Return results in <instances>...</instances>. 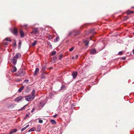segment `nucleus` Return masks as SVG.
<instances>
[{
	"instance_id": "nucleus-27",
	"label": "nucleus",
	"mask_w": 134,
	"mask_h": 134,
	"mask_svg": "<svg viewBox=\"0 0 134 134\" xmlns=\"http://www.w3.org/2000/svg\"><path fill=\"white\" fill-rule=\"evenodd\" d=\"M63 57V55L62 54H61L60 55L59 57V59L60 60H61L62 59V58Z\"/></svg>"
},
{
	"instance_id": "nucleus-44",
	"label": "nucleus",
	"mask_w": 134,
	"mask_h": 134,
	"mask_svg": "<svg viewBox=\"0 0 134 134\" xmlns=\"http://www.w3.org/2000/svg\"><path fill=\"white\" fill-rule=\"evenodd\" d=\"M7 44L8 43H5L4 44V45L5 46H7Z\"/></svg>"
},
{
	"instance_id": "nucleus-45",
	"label": "nucleus",
	"mask_w": 134,
	"mask_h": 134,
	"mask_svg": "<svg viewBox=\"0 0 134 134\" xmlns=\"http://www.w3.org/2000/svg\"><path fill=\"white\" fill-rule=\"evenodd\" d=\"M37 130H38V131H40V129L39 128L38 129H37Z\"/></svg>"
},
{
	"instance_id": "nucleus-8",
	"label": "nucleus",
	"mask_w": 134,
	"mask_h": 134,
	"mask_svg": "<svg viewBox=\"0 0 134 134\" xmlns=\"http://www.w3.org/2000/svg\"><path fill=\"white\" fill-rule=\"evenodd\" d=\"M17 129H12L10 131L9 134H12L13 133H14L16 132L17 131Z\"/></svg>"
},
{
	"instance_id": "nucleus-40",
	"label": "nucleus",
	"mask_w": 134,
	"mask_h": 134,
	"mask_svg": "<svg viewBox=\"0 0 134 134\" xmlns=\"http://www.w3.org/2000/svg\"><path fill=\"white\" fill-rule=\"evenodd\" d=\"M29 114H27L26 115V118H28L29 116Z\"/></svg>"
},
{
	"instance_id": "nucleus-47",
	"label": "nucleus",
	"mask_w": 134,
	"mask_h": 134,
	"mask_svg": "<svg viewBox=\"0 0 134 134\" xmlns=\"http://www.w3.org/2000/svg\"><path fill=\"white\" fill-rule=\"evenodd\" d=\"M72 58L73 59H74V57H72Z\"/></svg>"
},
{
	"instance_id": "nucleus-29",
	"label": "nucleus",
	"mask_w": 134,
	"mask_h": 134,
	"mask_svg": "<svg viewBox=\"0 0 134 134\" xmlns=\"http://www.w3.org/2000/svg\"><path fill=\"white\" fill-rule=\"evenodd\" d=\"M128 18V17L127 16H125L124 17V20H126Z\"/></svg>"
},
{
	"instance_id": "nucleus-42",
	"label": "nucleus",
	"mask_w": 134,
	"mask_h": 134,
	"mask_svg": "<svg viewBox=\"0 0 134 134\" xmlns=\"http://www.w3.org/2000/svg\"><path fill=\"white\" fill-rule=\"evenodd\" d=\"M16 42H15L14 43V44H13V46H16Z\"/></svg>"
},
{
	"instance_id": "nucleus-9",
	"label": "nucleus",
	"mask_w": 134,
	"mask_h": 134,
	"mask_svg": "<svg viewBox=\"0 0 134 134\" xmlns=\"http://www.w3.org/2000/svg\"><path fill=\"white\" fill-rule=\"evenodd\" d=\"M17 70V69L16 67L14 66H13L12 69L11 70V72L12 73H13L16 72Z\"/></svg>"
},
{
	"instance_id": "nucleus-22",
	"label": "nucleus",
	"mask_w": 134,
	"mask_h": 134,
	"mask_svg": "<svg viewBox=\"0 0 134 134\" xmlns=\"http://www.w3.org/2000/svg\"><path fill=\"white\" fill-rule=\"evenodd\" d=\"M45 75H44L43 74H42L41 76V79H44L45 78Z\"/></svg>"
},
{
	"instance_id": "nucleus-17",
	"label": "nucleus",
	"mask_w": 134,
	"mask_h": 134,
	"mask_svg": "<svg viewBox=\"0 0 134 134\" xmlns=\"http://www.w3.org/2000/svg\"><path fill=\"white\" fill-rule=\"evenodd\" d=\"M134 13V12L132 11H128L127 12V15H129L130 14H132V13Z\"/></svg>"
},
{
	"instance_id": "nucleus-26",
	"label": "nucleus",
	"mask_w": 134,
	"mask_h": 134,
	"mask_svg": "<svg viewBox=\"0 0 134 134\" xmlns=\"http://www.w3.org/2000/svg\"><path fill=\"white\" fill-rule=\"evenodd\" d=\"M8 39H9L8 38H6L5 39V40L7 41H8L9 42H11V40L10 39L9 40Z\"/></svg>"
},
{
	"instance_id": "nucleus-41",
	"label": "nucleus",
	"mask_w": 134,
	"mask_h": 134,
	"mask_svg": "<svg viewBox=\"0 0 134 134\" xmlns=\"http://www.w3.org/2000/svg\"><path fill=\"white\" fill-rule=\"evenodd\" d=\"M57 116V114H55V115H54L53 116V117L54 118H56Z\"/></svg>"
},
{
	"instance_id": "nucleus-12",
	"label": "nucleus",
	"mask_w": 134,
	"mask_h": 134,
	"mask_svg": "<svg viewBox=\"0 0 134 134\" xmlns=\"http://www.w3.org/2000/svg\"><path fill=\"white\" fill-rule=\"evenodd\" d=\"M20 34L21 37H23L24 36V32L23 30H20Z\"/></svg>"
},
{
	"instance_id": "nucleus-24",
	"label": "nucleus",
	"mask_w": 134,
	"mask_h": 134,
	"mask_svg": "<svg viewBox=\"0 0 134 134\" xmlns=\"http://www.w3.org/2000/svg\"><path fill=\"white\" fill-rule=\"evenodd\" d=\"M74 48H75L74 47H71V48L70 49H69V51L70 52L74 50Z\"/></svg>"
},
{
	"instance_id": "nucleus-49",
	"label": "nucleus",
	"mask_w": 134,
	"mask_h": 134,
	"mask_svg": "<svg viewBox=\"0 0 134 134\" xmlns=\"http://www.w3.org/2000/svg\"><path fill=\"white\" fill-rule=\"evenodd\" d=\"M42 69H43V70H44V69L43 68Z\"/></svg>"
},
{
	"instance_id": "nucleus-25",
	"label": "nucleus",
	"mask_w": 134,
	"mask_h": 134,
	"mask_svg": "<svg viewBox=\"0 0 134 134\" xmlns=\"http://www.w3.org/2000/svg\"><path fill=\"white\" fill-rule=\"evenodd\" d=\"M73 33V31H71L69 33V34H68V36H71V35Z\"/></svg>"
},
{
	"instance_id": "nucleus-1",
	"label": "nucleus",
	"mask_w": 134,
	"mask_h": 134,
	"mask_svg": "<svg viewBox=\"0 0 134 134\" xmlns=\"http://www.w3.org/2000/svg\"><path fill=\"white\" fill-rule=\"evenodd\" d=\"M35 90H33L31 92V95H30L25 97V100L28 101H30L33 100L35 97Z\"/></svg>"
},
{
	"instance_id": "nucleus-13",
	"label": "nucleus",
	"mask_w": 134,
	"mask_h": 134,
	"mask_svg": "<svg viewBox=\"0 0 134 134\" xmlns=\"http://www.w3.org/2000/svg\"><path fill=\"white\" fill-rule=\"evenodd\" d=\"M12 61L13 64L14 65H15L16 64L17 60L16 59L14 58L13 57V58L12 59Z\"/></svg>"
},
{
	"instance_id": "nucleus-21",
	"label": "nucleus",
	"mask_w": 134,
	"mask_h": 134,
	"mask_svg": "<svg viewBox=\"0 0 134 134\" xmlns=\"http://www.w3.org/2000/svg\"><path fill=\"white\" fill-rule=\"evenodd\" d=\"M56 52L55 51H54L51 53V54L52 56H53L55 55L56 54Z\"/></svg>"
},
{
	"instance_id": "nucleus-46",
	"label": "nucleus",
	"mask_w": 134,
	"mask_h": 134,
	"mask_svg": "<svg viewBox=\"0 0 134 134\" xmlns=\"http://www.w3.org/2000/svg\"><path fill=\"white\" fill-rule=\"evenodd\" d=\"M133 54H134V49L133 50Z\"/></svg>"
},
{
	"instance_id": "nucleus-2",
	"label": "nucleus",
	"mask_w": 134,
	"mask_h": 134,
	"mask_svg": "<svg viewBox=\"0 0 134 134\" xmlns=\"http://www.w3.org/2000/svg\"><path fill=\"white\" fill-rule=\"evenodd\" d=\"M25 74L24 71L22 70H20L16 74V75L17 76H24Z\"/></svg>"
},
{
	"instance_id": "nucleus-50",
	"label": "nucleus",
	"mask_w": 134,
	"mask_h": 134,
	"mask_svg": "<svg viewBox=\"0 0 134 134\" xmlns=\"http://www.w3.org/2000/svg\"><path fill=\"white\" fill-rule=\"evenodd\" d=\"M134 8V7H132V8Z\"/></svg>"
},
{
	"instance_id": "nucleus-6",
	"label": "nucleus",
	"mask_w": 134,
	"mask_h": 134,
	"mask_svg": "<svg viewBox=\"0 0 134 134\" xmlns=\"http://www.w3.org/2000/svg\"><path fill=\"white\" fill-rule=\"evenodd\" d=\"M21 57V54L19 53H17L15 55L14 57V58H15L16 59H18L19 58H20Z\"/></svg>"
},
{
	"instance_id": "nucleus-28",
	"label": "nucleus",
	"mask_w": 134,
	"mask_h": 134,
	"mask_svg": "<svg viewBox=\"0 0 134 134\" xmlns=\"http://www.w3.org/2000/svg\"><path fill=\"white\" fill-rule=\"evenodd\" d=\"M27 105H25L24 107H23V108H21V109H19V110H22L23 109H24L25 107Z\"/></svg>"
},
{
	"instance_id": "nucleus-37",
	"label": "nucleus",
	"mask_w": 134,
	"mask_h": 134,
	"mask_svg": "<svg viewBox=\"0 0 134 134\" xmlns=\"http://www.w3.org/2000/svg\"><path fill=\"white\" fill-rule=\"evenodd\" d=\"M96 34V32H94V33H93V36H91V37H93V36H94V35L95 34Z\"/></svg>"
},
{
	"instance_id": "nucleus-34",
	"label": "nucleus",
	"mask_w": 134,
	"mask_h": 134,
	"mask_svg": "<svg viewBox=\"0 0 134 134\" xmlns=\"http://www.w3.org/2000/svg\"><path fill=\"white\" fill-rule=\"evenodd\" d=\"M35 110V109L34 108H33L32 110H31V112L32 113H33Z\"/></svg>"
},
{
	"instance_id": "nucleus-36",
	"label": "nucleus",
	"mask_w": 134,
	"mask_h": 134,
	"mask_svg": "<svg viewBox=\"0 0 134 134\" xmlns=\"http://www.w3.org/2000/svg\"><path fill=\"white\" fill-rule=\"evenodd\" d=\"M26 129V128L25 127L23 128L21 130V131H23Z\"/></svg>"
},
{
	"instance_id": "nucleus-3",
	"label": "nucleus",
	"mask_w": 134,
	"mask_h": 134,
	"mask_svg": "<svg viewBox=\"0 0 134 134\" xmlns=\"http://www.w3.org/2000/svg\"><path fill=\"white\" fill-rule=\"evenodd\" d=\"M38 32V29L37 28H34L32 31L31 32V34L35 35Z\"/></svg>"
},
{
	"instance_id": "nucleus-35",
	"label": "nucleus",
	"mask_w": 134,
	"mask_h": 134,
	"mask_svg": "<svg viewBox=\"0 0 134 134\" xmlns=\"http://www.w3.org/2000/svg\"><path fill=\"white\" fill-rule=\"evenodd\" d=\"M122 54V52L121 51L119 52V53H118V54L119 55H121Z\"/></svg>"
},
{
	"instance_id": "nucleus-51",
	"label": "nucleus",
	"mask_w": 134,
	"mask_h": 134,
	"mask_svg": "<svg viewBox=\"0 0 134 134\" xmlns=\"http://www.w3.org/2000/svg\"><path fill=\"white\" fill-rule=\"evenodd\" d=\"M133 34L134 35V32L133 33Z\"/></svg>"
},
{
	"instance_id": "nucleus-7",
	"label": "nucleus",
	"mask_w": 134,
	"mask_h": 134,
	"mask_svg": "<svg viewBox=\"0 0 134 134\" xmlns=\"http://www.w3.org/2000/svg\"><path fill=\"white\" fill-rule=\"evenodd\" d=\"M23 98V97L22 96H20L16 98L15 100V101L17 102H18L19 100H21V99Z\"/></svg>"
},
{
	"instance_id": "nucleus-33",
	"label": "nucleus",
	"mask_w": 134,
	"mask_h": 134,
	"mask_svg": "<svg viewBox=\"0 0 134 134\" xmlns=\"http://www.w3.org/2000/svg\"><path fill=\"white\" fill-rule=\"evenodd\" d=\"M57 59V56L56 55L53 57V60H56Z\"/></svg>"
},
{
	"instance_id": "nucleus-23",
	"label": "nucleus",
	"mask_w": 134,
	"mask_h": 134,
	"mask_svg": "<svg viewBox=\"0 0 134 134\" xmlns=\"http://www.w3.org/2000/svg\"><path fill=\"white\" fill-rule=\"evenodd\" d=\"M50 121L52 122V124H53L56 123V122L55 120H52Z\"/></svg>"
},
{
	"instance_id": "nucleus-19",
	"label": "nucleus",
	"mask_w": 134,
	"mask_h": 134,
	"mask_svg": "<svg viewBox=\"0 0 134 134\" xmlns=\"http://www.w3.org/2000/svg\"><path fill=\"white\" fill-rule=\"evenodd\" d=\"M59 36H57L56 37L55 39L54 40V42H57L58 41L59 39Z\"/></svg>"
},
{
	"instance_id": "nucleus-32",
	"label": "nucleus",
	"mask_w": 134,
	"mask_h": 134,
	"mask_svg": "<svg viewBox=\"0 0 134 134\" xmlns=\"http://www.w3.org/2000/svg\"><path fill=\"white\" fill-rule=\"evenodd\" d=\"M43 122V120H40L38 121L40 123H42Z\"/></svg>"
},
{
	"instance_id": "nucleus-16",
	"label": "nucleus",
	"mask_w": 134,
	"mask_h": 134,
	"mask_svg": "<svg viewBox=\"0 0 134 134\" xmlns=\"http://www.w3.org/2000/svg\"><path fill=\"white\" fill-rule=\"evenodd\" d=\"M84 43L85 46H87L89 43V42L88 41L85 40L84 41Z\"/></svg>"
},
{
	"instance_id": "nucleus-31",
	"label": "nucleus",
	"mask_w": 134,
	"mask_h": 134,
	"mask_svg": "<svg viewBox=\"0 0 134 134\" xmlns=\"http://www.w3.org/2000/svg\"><path fill=\"white\" fill-rule=\"evenodd\" d=\"M18 44H19V47H21V42H20L19 43H18Z\"/></svg>"
},
{
	"instance_id": "nucleus-39",
	"label": "nucleus",
	"mask_w": 134,
	"mask_h": 134,
	"mask_svg": "<svg viewBox=\"0 0 134 134\" xmlns=\"http://www.w3.org/2000/svg\"><path fill=\"white\" fill-rule=\"evenodd\" d=\"M126 59V57H122L121 59L122 60H125Z\"/></svg>"
},
{
	"instance_id": "nucleus-20",
	"label": "nucleus",
	"mask_w": 134,
	"mask_h": 134,
	"mask_svg": "<svg viewBox=\"0 0 134 134\" xmlns=\"http://www.w3.org/2000/svg\"><path fill=\"white\" fill-rule=\"evenodd\" d=\"M37 41H35L33 43L31 44V46H35L37 42Z\"/></svg>"
},
{
	"instance_id": "nucleus-5",
	"label": "nucleus",
	"mask_w": 134,
	"mask_h": 134,
	"mask_svg": "<svg viewBox=\"0 0 134 134\" xmlns=\"http://www.w3.org/2000/svg\"><path fill=\"white\" fill-rule=\"evenodd\" d=\"M77 74V72L76 71H74L72 72V75L74 79H75Z\"/></svg>"
},
{
	"instance_id": "nucleus-18",
	"label": "nucleus",
	"mask_w": 134,
	"mask_h": 134,
	"mask_svg": "<svg viewBox=\"0 0 134 134\" xmlns=\"http://www.w3.org/2000/svg\"><path fill=\"white\" fill-rule=\"evenodd\" d=\"M66 89V86L63 85H62V86L60 90H65Z\"/></svg>"
},
{
	"instance_id": "nucleus-48",
	"label": "nucleus",
	"mask_w": 134,
	"mask_h": 134,
	"mask_svg": "<svg viewBox=\"0 0 134 134\" xmlns=\"http://www.w3.org/2000/svg\"><path fill=\"white\" fill-rule=\"evenodd\" d=\"M13 105V104H12V103H10V105L11 106V105Z\"/></svg>"
},
{
	"instance_id": "nucleus-43",
	"label": "nucleus",
	"mask_w": 134,
	"mask_h": 134,
	"mask_svg": "<svg viewBox=\"0 0 134 134\" xmlns=\"http://www.w3.org/2000/svg\"><path fill=\"white\" fill-rule=\"evenodd\" d=\"M29 125H27L26 126V127H25L26 128H27L29 126Z\"/></svg>"
},
{
	"instance_id": "nucleus-11",
	"label": "nucleus",
	"mask_w": 134,
	"mask_h": 134,
	"mask_svg": "<svg viewBox=\"0 0 134 134\" xmlns=\"http://www.w3.org/2000/svg\"><path fill=\"white\" fill-rule=\"evenodd\" d=\"M39 69L38 68H36V69L35 70V73L34 74V75L35 76L36 75H37V74L39 73Z\"/></svg>"
},
{
	"instance_id": "nucleus-10",
	"label": "nucleus",
	"mask_w": 134,
	"mask_h": 134,
	"mask_svg": "<svg viewBox=\"0 0 134 134\" xmlns=\"http://www.w3.org/2000/svg\"><path fill=\"white\" fill-rule=\"evenodd\" d=\"M96 53V50L94 49H92L90 50V53L91 54H93Z\"/></svg>"
},
{
	"instance_id": "nucleus-15",
	"label": "nucleus",
	"mask_w": 134,
	"mask_h": 134,
	"mask_svg": "<svg viewBox=\"0 0 134 134\" xmlns=\"http://www.w3.org/2000/svg\"><path fill=\"white\" fill-rule=\"evenodd\" d=\"M36 130V129L35 127H33L31 129H30L28 131L29 132H31L33 131H35Z\"/></svg>"
},
{
	"instance_id": "nucleus-30",
	"label": "nucleus",
	"mask_w": 134,
	"mask_h": 134,
	"mask_svg": "<svg viewBox=\"0 0 134 134\" xmlns=\"http://www.w3.org/2000/svg\"><path fill=\"white\" fill-rule=\"evenodd\" d=\"M29 81V80H24V83L26 82V83H28V82Z\"/></svg>"
},
{
	"instance_id": "nucleus-14",
	"label": "nucleus",
	"mask_w": 134,
	"mask_h": 134,
	"mask_svg": "<svg viewBox=\"0 0 134 134\" xmlns=\"http://www.w3.org/2000/svg\"><path fill=\"white\" fill-rule=\"evenodd\" d=\"M24 88V87L23 86H21V87L19 89L18 92L19 93L21 92L23 90Z\"/></svg>"
},
{
	"instance_id": "nucleus-4",
	"label": "nucleus",
	"mask_w": 134,
	"mask_h": 134,
	"mask_svg": "<svg viewBox=\"0 0 134 134\" xmlns=\"http://www.w3.org/2000/svg\"><path fill=\"white\" fill-rule=\"evenodd\" d=\"M12 32L14 35H15L18 33V29L16 27H15L12 31Z\"/></svg>"
},
{
	"instance_id": "nucleus-38",
	"label": "nucleus",
	"mask_w": 134,
	"mask_h": 134,
	"mask_svg": "<svg viewBox=\"0 0 134 134\" xmlns=\"http://www.w3.org/2000/svg\"><path fill=\"white\" fill-rule=\"evenodd\" d=\"M78 57V55H76L75 56V58L76 59H77Z\"/></svg>"
}]
</instances>
